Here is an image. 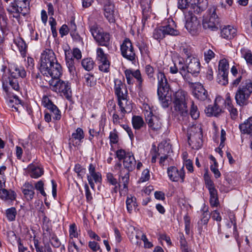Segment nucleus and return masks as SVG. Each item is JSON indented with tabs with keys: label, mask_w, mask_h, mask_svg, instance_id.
I'll return each mask as SVG.
<instances>
[{
	"label": "nucleus",
	"mask_w": 252,
	"mask_h": 252,
	"mask_svg": "<svg viewBox=\"0 0 252 252\" xmlns=\"http://www.w3.org/2000/svg\"><path fill=\"white\" fill-rule=\"evenodd\" d=\"M244 77L242 74L232 83L233 87H236L241 83L235 96L236 103L240 106L246 105L248 103V99L252 93V81L249 79H245Z\"/></svg>",
	"instance_id": "obj_1"
},
{
	"label": "nucleus",
	"mask_w": 252,
	"mask_h": 252,
	"mask_svg": "<svg viewBox=\"0 0 252 252\" xmlns=\"http://www.w3.org/2000/svg\"><path fill=\"white\" fill-rule=\"evenodd\" d=\"M8 71L10 74L8 77V82L6 81V84L8 83L12 89L15 91H18L20 89L19 78V77L24 78L26 76V72L22 67H18L16 65L11 64L9 65ZM3 82V88L7 94H10L9 88Z\"/></svg>",
	"instance_id": "obj_2"
},
{
	"label": "nucleus",
	"mask_w": 252,
	"mask_h": 252,
	"mask_svg": "<svg viewBox=\"0 0 252 252\" xmlns=\"http://www.w3.org/2000/svg\"><path fill=\"white\" fill-rule=\"evenodd\" d=\"M188 96L186 92L179 90L174 94L172 97L173 107L178 115L183 117L188 116Z\"/></svg>",
	"instance_id": "obj_3"
},
{
	"label": "nucleus",
	"mask_w": 252,
	"mask_h": 252,
	"mask_svg": "<svg viewBox=\"0 0 252 252\" xmlns=\"http://www.w3.org/2000/svg\"><path fill=\"white\" fill-rule=\"evenodd\" d=\"M114 83L115 93L118 97V105L120 106L123 118L126 113L130 111V108L126 105L127 89L126 85L119 79H115Z\"/></svg>",
	"instance_id": "obj_4"
},
{
	"label": "nucleus",
	"mask_w": 252,
	"mask_h": 252,
	"mask_svg": "<svg viewBox=\"0 0 252 252\" xmlns=\"http://www.w3.org/2000/svg\"><path fill=\"white\" fill-rule=\"evenodd\" d=\"M157 78L158 80L157 93L158 98L161 103L162 106L166 108L169 105V97L167 96V95L169 94L170 91L169 85L163 73L159 71L157 74Z\"/></svg>",
	"instance_id": "obj_5"
},
{
	"label": "nucleus",
	"mask_w": 252,
	"mask_h": 252,
	"mask_svg": "<svg viewBox=\"0 0 252 252\" xmlns=\"http://www.w3.org/2000/svg\"><path fill=\"white\" fill-rule=\"evenodd\" d=\"M187 65L179 67L180 73L184 78L187 79L189 73L196 76L200 72V63L198 59L192 57L186 60Z\"/></svg>",
	"instance_id": "obj_6"
},
{
	"label": "nucleus",
	"mask_w": 252,
	"mask_h": 252,
	"mask_svg": "<svg viewBox=\"0 0 252 252\" xmlns=\"http://www.w3.org/2000/svg\"><path fill=\"white\" fill-rule=\"evenodd\" d=\"M219 25V19L216 13V8L214 7L210 8L208 10V14L204 17L202 22L204 29L215 31L218 29Z\"/></svg>",
	"instance_id": "obj_7"
},
{
	"label": "nucleus",
	"mask_w": 252,
	"mask_h": 252,
	"mask_svg": "<svg viewBox=\"0 0 252 252\" xmlns=\"http://www.w3.org/2000/svg\"><path fill=\"white\" fill-rule=\"evenodd\" d=\"M57 61L54 52L50 49H46L41 54L40 57V72L42 74L48 73V66L56 63Z\"/></svg>",
	"instance_id": "obj_8"
},
{
	"label": "nucleus",
	"mask_w": 252,
	"mask_h": 252,
	"mask_svg": "<svg viewBox=\"0 0 252 252\" xmlns=\"http://www.w3.org/2000/svg\"><path fill=\"white\" fill-rule=\"evenodd\" d=\"M116 155L120 160L123 159V165L127 171L130 172L134 169L136 160L132 153L126 152L123 149H119L116 151Z\"/></svg>",
	"instance_id": "obj_9"
},
{
	"label": "nucleus",
	"mask_w": 252,
	"mask_h": 252,
	"mask_svg": "<svg viewBox=\"0 0 252 252\" xmlns=\"http://www.w3.org/2000/svg\"><path fill=\"white\" fill-rule=\"evenodd\" d=\"M49 82L50 86L52 87L53 90L63 93L64 96L68 100L71 98V90L68 82L56 79H51Z\"/></svg>",
	"instance_id": "obj_10"
},
{
	"label": "nucleus",
	"mask_w": 252,
	"mask_h": 252,
	"mask_svg": "<svg viewBox=\"0 0 252 252\" xmlns=\"http://www.w3.org/2000/svg\"><path fill=\"white\" fill-rule=\"evenodd\" d=\"M90 32L99 45L108 47L110 45V35L104 32L96 25L90 27Z\"/></svg>",
	"instance_id": "obj_11"
},
{
	"label": "nucleus",
	"mask_w": 252,
	"mask_h": 252,
	"mask_svg": "<svg viewBox=\"0 0 252 252\" xmlns=\"http://www.w3.org/2000/svg\"><path fill=\"white\" fill-rule=\"evenodd\" d=\"M185 16L186 19V29L192 35L196 34L200 26L197 17L192 14V10H189L188 12H185Z\"/></svg>",
	"instance_id": "obj_12"
},
{
	"label": "nucleus",
	"mask_w": 252,
	"mask_h": 252,
	"mask_svg": "<svg viewBox=\"0 0 252 252\" xmlns=\"http://www.w3.org/2000/svg\"><path fill=\"white\" fill-rule=\"evenodd\" d=\"M121 51L122 56L126 59L130 61H133L135 59V53L134 50L132 43L128 38L124 40L121 45Z\"/></svg>",
	"instance_id": "obj_13"
},
{
	"label": "nucleus",
	"mask_w": 252,
	"mask_h": 252,
	"mask_svg": "<svg viewBox=\"0 0 252 252\" xmlns=\"http://www.w3.org/2000/svg\"><path fill=\"white\" fill-rule=\"evenodd\" d=\"M42 102L44 106L47 108L46 111H48L52 115L53 119L55 120L61 119L60 111L47 96H45L43 97Z\"/></svg>",
	"instance_id": "obj_14"
},
{
	"label": "nucleus",
	"mask_w": 252,
	"mask_h": 252,
	"mask_svg": "<svg viewBox=\"0 0 252 252\" xmlns=\"http://www.w3.org/2000/svg\"><path fill=\"white\" fill-rule=\"evenodd\" d=\"M97 60L99 62V69L103 72L108 71L110 63L107 59V55L105 54L102 49L98 48L96 50Z\"/></svg>",
	"instance_id": "obj_15"
},
{
	"label": "nucleus",
	"mask_w": 252,
	"mask_h": 252,
	"mask_svg": "<svg viewBox=\"0 0 252 252\" xmlns=\"http://www.w3.org/2000/svg\"><path fill=\"white\" fill-rule=\"evenodd\" d=\"M48 67V73L42 74L48 77L50 76L52 78L51 79H59L62 74V68L58 61H56V63H54V64L51 65L50 67Z\"/></svg>",
	"instance_id": "obj_16"
},
{
	"label": "nucleus",
	"mask_w": 252,
	"mask_h": 252,
	"mask_svg": "<svg viewBox=\"0 0 252 252\" xmlns=\"http://www.w3.org/2000/svg\"><path fill=\"white\" fill-rule=\"evenodd\" d=\"M167 173L169 178L173 182H177L180 179H182V182L184 181L185 173L183 167L179 171L174 166L170 167L167 169Z\"/></svg>",
	"instance_id": "obj_17"
},
{
	"label": "nucleus",
	"mask_w": 252,
	"mask_h": 252,
	"mask_svg": "<svg viewBox=\"0 0 252 252\" xmlns=\"http://www.w3.org/2000/svg\"><path fill=\"white\" fill-rule=\"evenodd\" d=\"M193 94L196 98L201 101H204L207 98L208 96L207 91L201 84L195 83L193 84Z\"/></svg>",
	"instance_id": "obj_18"
},
{
	"label": "nucleus",
	"mask_w": 252,
	"mask_h": 252,
	"mask_svg": "<svg viewBox=\"0 0 252 252\" xmlns=\"http://www.w3.org/2000/svg\"><path fill=\"white\" fill-rule=\"evenodd\" d=\"M21 190L24 197L28 201L32 200L34 196V188L32 184L26 182L22 187Z\"/></svg>",
	"instance_id": "obj_19"
},
{
	"label": "nucleus",
	"mask_w": 252,
	"mask_h": 252,
	"mask_svg": "<svg viewBox=\"0 0 252 252\" xmlns=\"http://www.w3.org/2000/svg\"><path fill=\"white\" fill-rule=\"evenodd\" d=\"M188 142L189 145L193 143L196 137L200 138V129L195 126H191L188 128Z\"/></svg>",
	"instance_id": "obj_20"
},
{
	"label": "nucleus",
	"mask_w": 252,
	"mask_h": 252,
	"mask_svg": "<svg viewBox=\"0 0 252 252\" xmlns=\"http://www.w3.org/2000/svg\"><path fill=\"white\" fill-rule=\"evenodd\" d=\"M114 4L109 0L106 1L104 6V15L110 22L114 21Z\"/></svg>",
	"instance_id": "obj_21"
},
{
	"label": "nucleus",
	"mask_w": 252,
	"mask_h": 252,
	"mask_svg": "<svg viewBox=\"0 0 252 252\" xmlns=\"http://www.w3.org/2000/svg\"><path fill=\"white\" fill-rule=\"evenodd\" d=\"M11 4L13 5V6L15 8V6L20 7V12L22 13V15L23 16L29 12L30 10V0H15L13 2H12Z\"/></svg>",
	"instance_id": "obj_22"
},
{
	"label": "nucleus",
	"mask_w": 252,
	"mask_h": 252,
	"mask_svg": "<svg viewBox=\"0 0 252 252\" xmlns=\"http://www.w3.org/2000/svg\"><path fill=\"white\" fill-rule=\"evenodd\" d=\"M146 120L148 126L154 130H158L161 127L160 120L156 116H148Z\"/></svg>",
	"instance_id": "obj_23"
},
{
	"label": "nucleus",
	"mask_w": 252,
	"mask_h": 252,
	"mask_svg": "<svg viewBox=\"0 0 252 252\" xmlns=\"http://www.w3.org/2000/svg\"><path fill=\"white\" fill-rule=\"evenodd\" d=\"M84 138V134L83 129L78 127L75 131L72 134L70 141L72 142L73 145L76 146L79 144V143H78V141L81 142Z\"/></svg>",
	"instance_id": "obj_24"
},
{
	"label": "nucleus",
	"mask_w": 252,
	"mask_h": 252,
	"mask_svg": "<svg viewBox=\"0 0 252 252\" xmlns=\"http://www.w3.org/2000/svg\"><path fill=\"white\" fill-rule=\"evenodd\" d=\"M236 30L230 26L225 27L221 30L220 34L222 37L226 39H231L236 35Z\"/></svg>",
	"instance_id": "obj_25"
},
{
	"label": "nucleus",
	"mask_w": 252,
	"mask_h": 252,
	"mask_svg": "<svg viewBox=\"0 0 252 252\" xmlns=\"http://www.w3.org/2000/svg\"><path fill=\"white\" fill-rule=\"evenodd\" d=\"M28 168L30 175L32 178H38L43 174V169L34 164H30Z\"/></svg>",
	"instance_id": "obj_26"
},
{
	"label": "nucleus",
	"mask_w": 252,
	"mask_h": 252,
	"mask_svg": "<svg viewBox=\"0 0 252 252\" xmlns=\"http://www.w3.org/2000/svg\"><path fill=\"white\" fill-rule=\"evenodd\" d=\"M169 24L165 26H162L165 35H178L179 34V32L175 29L176 27L175 22L171 20L170 21H168Z\"/></svg>",
	"instance_id": "obj_27"
},
{
	"label": "nucleus",
	"mask_w": 252,
	"mask_h": 252,
	"mask_svg": "<svg viewBox=\"0 0 252 252\" xmlns=\"http://www.w3.org/2000/svg\"><path fill=\"white\" fill-rule=\"evenodd\" d=\"M239 128L243 133L252 134V117H250L243 124H240Z\"/></svg>",
	"instance_id": "obj_28"
},
{
	"label": "nucleus",
	"mask_w": 252,
	"mask_h": 252,
	"mask_svg": "<svg viewBox=\"0 0 252 252\" xmlns=\"http://www.w3.org/2000/svg\"><path fill=\"white\" fill-rule=\"evenodd\" d=\"M20 104L21 100L16 95H13V97H10L8 100V105L13 111H18Z\"/></svg>",
	"instance_id": "obj_29"
},
{
	"label": "nucleus",
	"mask_w": 252,
	"mask_h": 252,
	"mask_svg": "<svg viewBox=\"0 0 252 252\" xmlns=\"http://www.w3.org/2000/svg\"><path fill=\"white\" fill-rule=\"evenodd\" d=\"M16 196V193L13 190H7L5 189H1L0 190V196L1 198L13 200L15 199Z\"/></svg>",
	"instance_id": "obj_30"
},
{
	"label": "nucleus",
	"mask_w": 252,
	"mask_h": 252,
	"mask_svg": "<svg viewBox=\"0 0 252 252\" xmlns=\"http://www.w3.org/2000/svg\"><path fill=\"white\" fill-rule=\"evenodd\" d=\"M65 60L66 65L68 68L69 72L71 74L74 75L76 73V68L72 57L69 53L68 54L65 53Z\"/></svg>",
	"instance_id": "obj_31"
},
{
	"label": "nucleus",
	"mask_w": 252,
	"mask_h": 252,
	"mask_svg": "<svg viewBox=\"0 0 252 252\" xmlns=\"http://www.w3.org/2000/svg\"><path fill=\"white\" fill-rule=\"evenodd\" d=\"M206 114L208 116H217L221 111V109L216 103L214 106H208L205 110Z\"/></svg>",
	"instance_id": "obj_32"
},
{
	"label": "nucleus",
	"mask_w": 252,
	"mask_h": 252,
	"mask_svg": "<svg viewBox=\"0 0 252 252\" xmlns=\"http://www.w3.org/2000/svg\"><path fill=\"white\" fill-rule=\"evenodd\" d=\"M129 172L127 171L124 176H123V171L121 170L120 172V176L122 177L121 180H120V184H119V188L123 186V189H127V184L129 180Z\"/></svg>",
	"instance_id": "obj_33"
},
{
	"label": "nucleus",
	"mask_w": 252,
	"mask_h": 252,
	"mask_svg": "<svg viewBox=\"0 0 252 252\" xmlns=\"http://www.w3.org/2000/svg\"><path fill=\"white\" fill-rule=\"evenodd\" d=\"M191 3L189 0H178L177 7L185 13L189 11Z\"/></svg>",
	"instance_id": "obj_34"
},
{
	"label": "nucleus",
	"mask_w": 252,
	"mask_h": 252,
	"mask_svg": "<svg viewBox=\"0 0 252 252\" xmlns=\"http://www.w3.org/2000/svg\"><path fill=\"white\" fill-rule=\"evenodd\" d=\"M132 123L133 128L135 129H140L144 125L143 119L138 116H134L132 117Z\"/></svg>",
	"instance_id": "obj_35"
},
{
	"label": "nucleus",
	"mask_w": 252,
	"mask_h": 252,
	"mask_svg": "<svg viewBox=\"0 0 252 252\" xmlns=\"http://www.w3.org/2000/svg\"><path fill=\"white\" fill-rule=\"evenodd\" d=\"M171 149L170 146L166 142H161L158 146V155L160 154L165 155L169 153Z\"/></svg>",
	"instance_id": "obj_36"
},
{
	"label": "nucleus",
	"mask_w": 252,
	"mask_h": 252,
	"mask_svg": "<svg viewBox=\"0 0 252 252\" xmlns=\"http://www.w3.org/2000/svg\"><path fill=\"white\" fill-rule=\"evenodd\" d=\"M81 63L83 67L87 71L91 70L94 66V62L91 58L83 59Z\"/></svg>",
	"instance_id": "obj_37"
},
{
	"label": "nucleus",
	"mask_w": 252,
	"mask_h": 252,
	"mask_svg": "<svg viewBox=\"0 0 252 252\" xmlns=\"http://www.w3.org/2000/svg\"><path fill=\"white\" fill-rule=\"evenodd\" d=\"M153 36L155 39L159 41L164 37L165 32H163L162 26L154 30Z\"/></svg>",
	"instance_id": "obj_38"
},
{
	"label": "nucleus",
	"mask_w": 252,
	"mask_h": 252,
	"mask_svg": "<svg viewBox=\"0 0 252 252\" xmlns=\"http://www.w3.org/2000/svg\"><path fill=\"white\" fill-rule=\"evenodd\" d=\"M142 15L143 19L142 20L144 21V22L151 17L152 12L149 4L142 5Z\"/></svg>",
	"instance_id": "obj_39"
},
{
	"label": "nucleus",
	"mask_w": 252,
	"mask_h": 252,
	"mask_svg": "<svg viewBox=\"0 0 252 252\" xmlns=\"http://www.w3.org/2000/svg\"><path fill=\"white\" fill-rule=\"evenodd\" d=\"M206 6V4L204 5H200V3H199V2L193 3L191 4L189 10H192V13L194 12L199 14L204 10Z\"/></svg>",
	"instance_id": "obj_40"
},
{
	"label": "nucleus",
	"mask_w": 252,
	"mask_h": 252,
	"mask_svg": "<svg viewBox=\"0 0 252 252\" xmlns=\"http://www.w3.org/2000/svg\"><path fill=\"white\" fill-rule=\"evenodd\" d=\"M136 198L133 196L130 197L127 196L126 200V204L127 210L128 212L131 213L133 209V207H135L137 205L136 204Z\"/></svg>",
	"instance_id": "obj_41"
},
{
	"label": "nucleus",
	"mask_w": 252,
	"mask_h": 252,
	"mask_svg": "<svg viewBox=\"0 0 252 252\" xmlns=\"http://www.w3.org/2000/svg\"><path fill=\"white\" fill-rule=\"evenodd\" d=\"M229 67V64L227 61L224 59L220 60L219 64V70L220 73L228 72V69Z\"/></svg>",
	"instance_id": "obj_42"
},
{
	"label": "nucleus",
	"mask_w": 252,
	"mask_h": 252,
	"mask_svg": "<svg viewBox=\"0 0 252 252\" xmlns=\"http://www.w3.org/2000/svg\"><path fill=\"white\" fill-rule=\"evenodd\" d=\"M16 7L17 6H15V8H14L15 7L13 6V5L11 4L9 8L7 9V10L9 13L13 14V17L14 18L19 20L20 17V14H22V13L20 11L21 8L18 7L17 8Z\"/></svg>",
	"instance_id": "obj_43"
},
{
	"label": "nucleus",
	"mask_w": 252,
	"mask_h": 252,
	"mask_svg": "<svg viewBox=\"0 0 252 252\" xmlns=\"http://www.w3.org/2000/svg\"><path fill=\"white\" fill-rule=\"evenodd\" d=\"M145 71L148 77V78L151 82H154L155 80L154 77V68L150 64L146 65L145 67Z\"/></svg>",
	"instance_id": "obj_44"
},
{
	"label": "nucleus",
	"mask_w": 252,
	"mask_h": 252,
	"mask_svg": "<svg viewBox=\"0 0 252 252\" xmlns=\"http://www.w3.org/2000/svg\"><path fill=\"white\" fill-rule=\"evenodd\" d=\"M189 113L191 118L194 120H196L199 116V112L197 106L194 105L193 101H191Z\"/></svg>",
	"instance_id": "obj_45"
},
{
	"label": "nucleus",
	"mask_w": 252,
	"mask_h": 252,
	"mask_svg": "<svg viewBox=\"0 0 252 252\" xmlns=\"http://www.w3.org/2000/svg\"><path fill=\"white\" fill-rule=\"evenodd\" d=\"M242 57L249 65H252V53L250 50H244L241 51Z\"/></svg>",
	"instance_id": "obj_46"
},
{
	"label": "nucleus",
	"mask_w": 252,
	"mask_h": 252,
	"mask_svg": "<svg viewBox=\"0 0 252 252\" xmlns=\"http://www.w3.org/2000/svg\"><path fill=\"white\" fill-rule=\"evenodd\" d=\"M6 217L9 221H13L15 219L17 211L14 207L8 209L6 211Z\"/></svg>",
	"instance_id": "obj_47"
},
{
	"label": "nucleus",
	"mask_w": 252,
	"mask_h": 252,
	"mask_svg": "<svg viewBox=\"0 0 252 252\" xmlns=\"http://www.w3.org/2000/svg\"><path fill=\"white\" fill-rule=\"evenodd\" d=\"M218 82L221 85H226L228 83V72L220 73Z\"/></svg>",
	"instance_id": "obj_48"
},
{
	"label": "nucleus",
	"mask_w": 252,
	"mask_h": 252,
	"mask_svg": "<svg viewBox=\"0 0 252 252\" xmlns=\"http://www.w3.org/2000/svg\"><path fill=\"white\" fill-rule=\"evenodd\" d=\"M15 43L21 52L24 51L26 49L27 45L22 38H18L15 39Z\"/></svg>",
	"instance_id": "obj_49"
},
{
	"label": "nucleus",
	"mask_w": 252,
	"mask_h": 252,
	"mask_svg": "<svg viewBox=\"0 0 252 252\" xmlns=\"http://www.w3.org/2000/svg\"><path fill=\"white\" fill-rule=\"evenodd\" d=\"M74 171L77 174L78 177L82 179L85 174V169L83 168L79 164L75 165Z\"/></svg>",
	"instance_id": "obj_50"
},
{
	"label": "nucleus",
	"mask_w": 252,
	"mask_h": 252,
	"mask_svg": "<svg viewBox=\"0 0 252 252\" xmlns=\"http://www.w3.org/2000/svg\"><path fill=\"white\" fill-rule=\"evenodd\" d=\"M69 232L70 239H72L73 238H77L78 237L77 228L75 223H73L69 226Z\"/></svg>",
	"instance_id": "obj_51"
},
{
	"label": "nucleus",
	"mask_w": 252,
	"mask_h": 252,
	"mask_svg": "<svg viewBox=\"0 0 252 252\" xmlns=\"http://www.w3.org/2000/svg\"><path fill=\"white\" fill-rule=\"evenodd\" d=\"M133 78H135L138 83V85L140 87H141L143 79L142 78L141 74L139 70L137 69L135 71H132Z\"/></svg>",
	"instance_id": "obj_52"
},
{
	"label": "nucleus",
	"mask_w": 252,
	"mask_h": 252,
	"mask_svg": "<svg viewBox=\"0 0 252 252\" xmlns=\"http://www.w3.org/2000/svg\"><path fill=\"white\" fill-rule=\"evenodd\" d=\"M43 187H44L43 182L42 181H39L35 184V187L34 188L37 190H39L40 193L42 195H43L44 196H45L46 195V194L45 192L44 191Z\"/></svg>",
	"instance_id": "obj_53"
},
{
	"label": "nucleus",
	"mask_w": 252,
	"mask_h": 252,
	"mask_svg": "<svg viewBox=\"0 0 252 252\" xmlns=\"http://www.w3.org/2000/svg\"><path fill=\"white\" fill-rule=\"evenodd\" d=\"M125 74L126 76V78L127 84H133V80L132 70L131 69H126L125 71Z\"/></svg>",
	"instance_id": "obj_54"
},
{
	"label": "nucleus",
	"mask_w": 252,
	"mask_h": 252,
	"mask_svg": "<svg viewBox=\"0 0 252 252\" xmlns=\"http://www.w3.org/2000/svg\"><path fill=\"white\" fill-rule=\"evenodd\" d=\"M109 138L111 143L116 144L118 141V135L115 130L110 132Z\"/></svg>",
	"instance_id": "obj_55"
},
{
	"label": "nucleus",
	"mask_w": 252,
	"mask_h": 252,
	"mask_svg": "<svg viewBox=\"0 0 252 252\" xmlns=\"http://www.w3.org/2000/svg\"><path fill=\"white\" fill-rule=\"evenodd\" d=\"M204 59L206 62L209 63L215 57V53L211 50H208L204 52Z\"/></svg>",
	"instance_id": "obj_56"
},
{
	"label": "nucleus",
	"mask_w": 252,
	"mask_h": 252,
	"mask_svg": "<svg viewBox=\"0 0 252 252\" xmlns=\"http://www.w3.org/2000/svg\"><path fill=\"white\" fill-rule=\"evenodd\" d=\"M210 218V215L208 211H204L202 215V218L201 219L202 223L204 225L207 224Z\"/></svg>",
	"instance_id": "obj_57"
},
{
	"label": "nucleus",
	"mask_w": 252,
	"mask_h": 252,
	"mask_svg": "<svg viewBox=\"0 0 252 252\" xmlns=\"http://www.w3.org/2000/svg\"><path fill=\"white\" fill-rule=\"evenodd\" d=\"M183 52L186 56L187 58V60H188V61L189 60L193 57H192L191 50L189 47H184L183 49Z\"/></svg>",
	"instance_id": "obj_58"
},
{
	"label": "nucleus",
	"mask_w": 252,
	"mask_h": 252,
	"mask_svg": "<svg viewBox=\"0 0 252 252\" xmlns=\"http://www.w3.org/2000/svg\"><path fill=\"white\" fill-rule=\"evenodd\" d=\"M2 9L0 7V27L1 28L4 27L6 25V18L5 16L1 11Z\"/></svg>",
	"instance_id": "obj_59"
},
{
	"label": "nucleus",
	"mask_w": 252,
	"mask_h": 252,
	"mask_svg": "<svg viewBox=\"0 0 252 252\" xmlns=\"http://www.w3.org/2000/svg\"><path fill=\"white\" fill-rule=\"evenodd\" d=\"M68 32L69 29L66 25H63L59 30V32L61 37H63V36L67 35L68 33Z\"/></svg>",
	"instance_id": "obj_60"
},
{
	"label": "nucleus",
	"mask_w": 252,
	"mask_h": 252,
	"mask_svg": "<svg viewBox=\"0 0 252 252\" xmlns=\"http://www.w3.org/2000/svg\"><path fill=\"white\" fill-rule=\"evenodd\" d=\"M218 166L216 165H212L210 167L211 170L214 173L215 176L216 178H218L220 176V173L218 169Z\"/></svg>",
	"instance_id": "obj_61"
},
{
	"label": "nucleus",
	"mask_w": 252,
	"mask_h": 252,
	"mask_svg": "<svg viewBox=\"0 0 252 252\" xmlns=\"http://www.w3.org/2000/svg\"><path fill=\"white\" fill-rule=\"evenodd\" d=\"M150 177L149 171L148 169H145L142 174L140 180L142 182H145L149 180Z\"/></svg>",
	"instance_id": "obj_62"
},
{
	"label": "nucleus",
	"mask_w": 252,
	"mask_h": 252,
	"mask_svg": "<svg viewBox=\"0 0 252 252\" xmlns=\"http://www.w3.org/2000/svg\"><path fill=\"white\" fill-rule=\"evenodd\" d=\"M90 177H91L92 179L94 180L96 183H100L101 181V176L99 172H95L91 175Z\"/></svg>",
	"instance_id": "obj_63"
},
{
	"label": "nucleus",
	"mask_w": 252,
	"mask_h": 252,
	"mask_svg": "<svg viewBox=\"0 0 252 252\" xmlns=\"http://www.w3.org/2000/svg\"><path fill=\"white\" fill-rule=\"evenodd\" d=\"M141 240L144 242V247L146 248H150L153 247L152 244L149 242L145 234H142Z\"/></svg>",
	"instance_id": "obj_64"
}]
</instances>
